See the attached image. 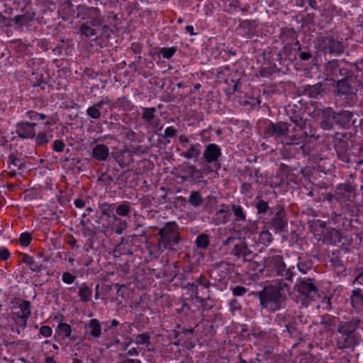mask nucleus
<instances>
[{
	"mask_svg": "<svg viewBox=\"0 0 363 363\" xmlns=\"http://www.w3.org/2000/svg\"><path fill=\"white\" fill-rule=\"evenodd\" d=\"M267 138H274L286 145H299L308 136L306 123L298 116L291 118V123L269 121L264 128Z\"/></svg>",
	"mask_w": 363,
	"mask_h": 363,
	"instance_id": "nucleus-1",
	"label": "nucleus"
},
{
	"mask_svg": "<svg viewBox=\"0 0 363 363\" xmlns=\"http://www.w3.org/2000/svg\"><path fill=\"white\" fill-rule=\"evenodd\" d=\"M285 289L289 291V285L285 282H280L277 286H267L257 292L261 308L269 312H275L283 308L285 297L282 291Z\"/></svg>",
	"mask_w": 363,
	"mask_h": 363,
	"instance_id": "nucleus-2",
	"label": "nucleus"
},
{
	"mask_svg": "<svg viewBox=\"0 0 363 363\" xmlns=\"http://www.w3.org/2000/svg\"><path fill=\"white\" fill-rule=\"evenodd\" d=\"M159 240L157 249L163 253L165 251L176 252L179 247L182 237L179 232V227L175 222H167L159 229L157 233Z\"/></svg>",
	"mask_w": 363,
	"mask_h": 363,
	"instance_id": "nucleus-3",
	"label": "nucleus"
},
{
	"mask_svg": "<svg viewBox=\"0 0 363 363\" xmlns=\"http://www.w3.org/2000/svg\"><path fill=\"white\" fill-rule=\"evenodd\" d=\"M259 267V272L262 273L265 269L274 271L278 276L282 277L286 281H292L295 274L294 266L286 267V264L283 261V257L277 255L274 252H269L267 257H264L261 264H257Z\"/></svg>",
	"mask_w": 363,
	"mask_h": 363,
	"instance_id": "nucleus-4",
	"label": "nucleus"
},
{
	"mask_svg": "<svg viewBox=\"0 0 363 363\" xmlns=\"http://www.w3.org/2000/svg\"><path fill=\"white\" fill-rule=\"evenodd\" d=\"M298 297L305 306L318 297V288L315 279L298 278L294 286Z\"/></svg>",
	"mask_w": 363,
	"mask_h": 363,
	"instance_id": "nucleus-5",
	"label": "nucleus"
},
{
	"mask_svg": "<svg viewBox=\"0 0 363 363\" xmlns=\"http://www.w3.org/2000/svg\"><path fill=\"white\" fill-rule=\"evenodd\" d=\"M311 230L315 229L317 231L321 230L320 235L316 234L315 231L313 233L319 238L318 240L322 241L324 244L328 245H337L342 242V233L333 228H326V222L320 220H313L311 224Z\"/></svg>",
	"mask_w": 363,
	"mask_h": 363,
	"instance_id": "nucleus-6",
	"label": "nucleus"
},
{
	"mask_svg": "<svg viewBox=\"0 0 363 363\" xmlns=\"http://www.w3.org/2000/svg\"><path fill=\"white\" fill-rule=\"evenodd\" d=\"M354 82L351 77H345L337 80L335 93L337 96L341 97L348 106H353L357 101V89L352 86Z\"/></svg>",
	"mask_w": 363,
	"mask_h": 363,
	"instance_id": "nucleus-7",
	"label": "nucleus"
},
{
	"mask_svg": "<svg viewBox=\"0 0 363 363\" xmlns=\"http://www.w3.org/2000/svg\"><path fill=\"white\" fill-rule=\"evenodd\" d=\"M317 45L319 50L325 54L339 55L343 53L345 50L342 40L333 35L319 37Z\"/></svg>",
	"mask_w": 363,
	"mask_h": 363,
	"instance_id": "nucleus-8",
	"label": "nucleus"
},
{
	"mask_svg": "<svg viewBox=\"0 0 363 363\" xmlns=\"http://www.w3.org/2000/svg\"><path fill=\"white\" fill-rule=\"evenodd\" d=\"M270 224L277 232H284L288 227L286 213L282 205L277 204L271 211Z\"/></svg>",
	"mask_w": 363,
	"mask_h": 363,
	"instance_id": "nucleus-9",
	"label": "nucleus"
},
{
	"mask_svg": "<svg viewBox=\"0 0 363 363\" xmlns=\"http://www.w3.org/2000/svg\"><path fill=\"white\" fill-rule=\"evenodd\" d=\"M221 155V148L217 144L210 143L205 145L203 158L206 163L213 164L216 169L220 167L218 161Z\"/></svg>",
	"mask_w": 363,
	"mask_h": 363,
	"instance_id": "nucleus-10",
	"label": "nucleus"
},
{
	"mask_svg": "<svg viewBox=\"0 0 363 363\" xmlns=\"http://www.w3.org/2000/svg\"><path fill=\"white\" fill-rule=\"evenodd\" d=\"M242 75V72L235 69H230V66L222 67L218 72V78L223 79L225 83H232L233 86L235 88L237 86Z\"/></svg>",
	"mask_w": 363,
	"mask_h": 363,
	"instance_id": "nucleus-11",
	"label": "nucleus"
},
{
	"mask_svg": "<svg viewBox=\"0 0 363 363\" xmlns=\"http://www.w3.org/2000/svg\"><path fill=\"white\" fill-rule=\"evenodd\" d=\"M38 123L35 122L21 121L16 125L17 135L23 139H33L35 136V127Z\"/></svg>",
	"mask_w": 363,
	"mask_h": 363,
	"instance_id": "nucleus-12",
	"label": "nucleus"
},
{
	"mask_svg": "<svg viewBox=\"0 0 363 363\" xmlns=\"http://www.w3.org/2000/svg\"><path fill=\"white\" fill-rule=\"evenodd\" d=\"M18 308L20 311H23V315L21 319L16 320L15 325L18 328L16 332L20 334L21 330H24L27 326V322L28 318L31 315V304L29 301L23 300L19 303Z\"/></svg>",
	"mask_w": 363,
	"mask_h": 363,
	"instance_id": "nucleus-13",
	"label": "nucleus"
},
{
	"mask_svg": "<svg viewBox=\"0 0 363 363\" xmlns=\"http://www.w3.org/2000/svg\"><path fill=\"white\" fill-rule=\"evenodd\" d=\"M358 345L355 334L339 333L337 337V347L340 350L352 349Z\"/></svg>",
	"mask_w": 363,
	"mask_h": 363,
	"instance_id": "nucleus-14",
	"label": "nucleus"
},
{
	"mask_svg": "<svg viewBox=\"0 0 363 363\" xmlns=\"http://www.w3.org/2000/svg\"><path fill=\"white\" fill-rule=\"evenodd\" d=\"M320 123L323 130L333 129L334 125H337L336 113L331 108L323 109Z\"/></svg>",
	"mask_w": 363,
	"mask_h": 363,
	"instance_id": "nucleus-15",
	"label": "nucleus"
},
{
	"mask_svg": "<svg viewBox=\"0 0 363 363\" xmlns=\"http://www.w3.org/2000/svg\"><path fill=\"white\" fill-rule=\"evenodd\" d=\"M104 105H107L112 108V103L108 96H104L99 101L93 104V106L89 107L86 109L87 116L91 119L97 120L101 118V113L100 109L103 107Z\"/></svg>",
	"mask_w": 363,
	"mask_h": 363,
	"instance_id": "nucleus-16",
	"label": "nucleus"
},
{
	"mask_svg": "<svg viewBox=\"0 0 363 363\" xmlns=\"http://www.w3.org/2000/svg\"><path fill=\"white\" fill-rule=\"evenodd\" d=\"M84 329L89 340L99 339L101 335V323L98 319H91L84 325Z\"/></svg>",
	"mask_w": 363,
	"mask_h": 363,
	"instance_id": "nucleus-17",
	"label": "nucleus"
},
{
	"mask_svg": "<svg viewBox=\"0 0 363 363\" xmlns=\"http://www.w3.org/2000/svg\"><path fill=\"white\" fill-rule=\"evenodd\" d=\"M86 17L84 16L83 19H88V23L92 27H100L103 23V18L101 15V11L97 7L87 8Z\"/></svg>",
	"mask_w": 363,
	"mask_h": 363,
	"instance_id": "nucleus-18",
	"label": "nucleus"
},
{
	"mask_svg": "<svg viewBox=\"0 0 363 363\" xmlns=\"http://www.w3.org/2000/svg\"><path fill=\"white\" fill-rule=\"evenodd\" d=\"M361 323H362L361 319L352 318L346 322L340 323L337 332V333L354 334Z\"/></svg>",
	"mask_w": 363,
	"mask_h": 363,
	"instance_id": "nucleus-19",
	"label": "nucleus"
},
{
	"mask_svg": "<svg viewBox=\"0 0 363 363\" xmlns=\"http://www.w3.org/2000/svg\"><path fill=\"white\" fill-rule=\"evenodd\" d=\"M355 193V186L350 183L340 184L337 186L335 196L336 199L341 200L343 197L350 201V197H354Z\"/></svg>",
	"mask_w": 363,
	"mask_h": 363,
	"instance_id": "nucleus-20",
	"label": "nucleus"
},
{
	"mask_svg": "<svg viewBox=\"0 0 363 363\" xmlns=\"http://www.w3.org/2000/svg\"><path fill=\"white\" fill-rule=\"evenodd\" d=\"M231 255L238 258L242 257L245 262L250 261L253 256L252 251L249 249L245 242L236 244L231 252Z\"/></svg>",
	"mask_w": 363,
	"mask_h": 363,
	"instance_id": "nucleus-21",
	"label": "nucleus"
},
{
	"mask_svg": "<svg viewBox=\"0 0 363 363\" xmlns=\"http://www.w3.org/2000/svg\"><path fill=\"white\" fill-rule=\"evenodd\" d=\"M350 302L357 312L363 311V291L359 288L353 289L350 296Z\"/></svg>",
	"mask_w": 363,
	"mask_h": 363,
	"instance_id": "nucleus-22",
	"label": "nucleus"
},
{
	"mask_svg": "<svg viewBox=\"0 0 363 363\" xmlns=\"http://www.w3.org/2000/svg\"><path fill=\"white\" fill-rule=\"evenodd\" d=\"M142 119L149 124H150L152 127H157L158 125L159 118H157L155 113L157 111L155 107L142 108Z\"/></svg>",
	"mask_w": 363,
	"mask_h": 363,
	"instance_id": "nucleus-23",
	"label": "nucleus"
},
{
	"mask_svg": "<svg viewBox=\"0 0 363 363\" xmlns=\"http://www.w3.org/2000/svg\"><path fill=\"white\" fill-rule=\"evenodd\" d=\"M354 113L350 111H341L336 113L337 125L341 127H346L350 124L354 125V120H353Z\"/></svg>",
	"mask_w": 363,
	"mask_h": 363,
	"instance_id": "nucleus-24",
	"label": "nucleus"
},
{
	"mask_svg": "<svg viewBox=\"0 0 363 363\" xmlns=\"http://www.w3.org/2000/svg\"><path fill=\"white\" fill-rule=\"evenodd\" d=\"M187 289L189 291H191L193 293L194 298L198 303H199L202 306L207 307V301L211 299V294H208L206 297L203 298L199 294V285L196 282V279L194 282L188 283Z\"/></svg>",
	"mask_w": 363,
	"mask_h": 363,
	"instance_id": "nucleus-25",
	"label": "nucleus"
},
{
	"mask_svg": "<svg viewBox=\"0 0 363 363\" xmlns=\"http://www.w3.org/2000/svg\"><path fill=\"white\" fill-rule=\"evenodd\" d=\"M92 157L98 161H106L109 156V149L104 144H97L92 149Z\"/></svg>",
	"mask_w": 363,
	"mask_h": 363,
	"instance_id": "nucleus-26",
	"label": "nucleus"
},
{
	"mask_svg": "<svg viewBox=\"0 0 363 363\" xmlns=\"http://www.w3.org/2000/svg\"><path fill=\"white\" fill-rule=\"evenodd\" d=\"M56 333L62 337V339L69 338L70 340L74 341L76 337L72 336L71 326L66 323H60L57 327Z\"/></svg>",
	"mask_w": 363,
	"mask_h": 363,
	"instance_id": "nucleus-27",
	"label": "nucleus"
},
{
	"mask_svg": "<svg viewBox=\"0 0 363 363\" xmlns=\"http://www.w3.org/2000/svg\"><path fill=\"white\" fill-rule=\"evenodd\" d=\"M9 168H17L21 169L24 167V163L22 161L21 155L18 152H12L8 157Z\"/></svg>",
	"mask_w": 363,
	"mask_h": 363,
	"instance_id": "nucleus-28",
	"label": "nucleus"
},
{
	"mask_svg": "<svg viewBox=\"0 0 363 363\" xmlns=\"http://www.w3.org/2000/svg\"><path fill=\"white\" fill-rule=\"evenodd\" d=\"M230 215L231 212L229 209L221 208L216 213L213 218V223L216 225L224 224L227 223L228 218Z\"/></svg>",
	"mask_w": 363,
	"mask_h": 363,
	"instance_id": "nucleus-29",
	"label": "nucleus"
},
{
	"mask_svg": "<svg viewBox=\"0 0 363 363\" xmlns=\"http://www.w3.org/2000/svg\"><path fill=\"white\" fill-rule=\"evenodd\" d=\"M76 286H78L79 288L78 294L80 301L84 303L90 301L91 300L92 295L91 289L86 284H82L81 285H78V284H76Z\"/></svg>",
	"mask_w": 363,
	"mask_h": 363,
	"instance_id": "nucleus-30",
	"label": "nucleus"
},
{
	"mask_svg": "<svg viewBox=\"0 0 363 363\" xmlns=\"http://www.w3.org/2000/svg\"><path fill=\"white\" fill-rule=\"evenodd\" d=\"M200 148H201V145L199 143L191 145L189 148L188 149V150L186 152H184L181 155L186 159H189V160H191V159L197 160L198 157H199V155H201V149Z\"/></svg>",
	"mask_w": 363,
	"mask_h": 363,
	"instance_id": "nucleus-31",
	"label": "nucleus"
},
{
	"mask_svg": "<svg viewBox=\"0 0 363 363\" xmlns=\"http://www.w3.org/2000/svg\"><path fill=\"white\" fill-rule=\"evenodd\" d=\"M79 33L86 38H94L97 35V30L88 23H83L79 26Z\"/></svg>",
	"mask_w": 363,
	"mask_h": 363,
	"instance_id": "nucleus-32",
	"label": "nucleus"
},
{
	"mask_svg": "<svg viewBox=\"0 0 363 363\" xmlns=\"http://www.w3.org/2000/svg\"><path fill=\"white\" fill-rule=\"evenodd\" d=\"M21 261L28 265L29 269L33 272H39L42 270V264H38L33 257L27 254L23 255Z\"/></svg>",
	"mask_w": 363,
	"mask_h": 363,
	"instance_id": "nucleus-33",
	"label": "nucleus"
},
{
	"mask_svg": "<svg viewBox=\"0 0 363 363\" xmlns=\"http://www.w3.org/2000/svg\"><path fill=\"white\" fill-rule=\"evenodd\" d=\"M326 71L328 72V74L334 77L342 75V70L337 60H332L328 62L326 65Z\"/></svg>",
	"mask_w": 363,
	"mask_h": 363,
	"instance_id": "nucleus-34",
	"label": "nucleus"
},
{
	"mask_svg": "<svg viewBox=\"0 0 363 363\" xmlns=\"http://www.w3.org/2000/svg\"><path fill=\"white\" fill-rule=\"evenodd\" d=\"M188 201L192 206L197 208L203 203V199L200 191H191Z\"/></svg>",
	"mask_w": 363,
	"mask_h": 363,
	"instance_id": "nucleus-35",
	"label": "nucleus"
},
{
	"mask_svg": "<svg viewBox=\"0 0 363 363\" xmlns=\"http://www.w3.org/2000/svg\"><path fill=\"white\" fill-rule=\"evenodd\" d=\"M101 211L104 216L113 218L115 220H118L117 216L114 214V204L103 203L101 206Z\"/></svg>",
	"mask_w": 363,
	"mask_h": 363,
	"instance_id": "nucleus-36",
	"label": "nucleus"
},
{
	"mask_svg": "<svg viewBox=\"0 0 363 363\" xmlns=\"http://www.w3.org/2000/svg\"><path fill=\"white\" fill-rule=\"evenodd\" d=\"M209 243V237L206 234L202 233L196 238V245L198 249L205 250L208 247Z\"/></svg>",
	"mask_w": 363,
	"mask_h": 363,
	"instance_id": "nucleus-37",
	"label": "nucleus"
},
{
	"mask_svg": "<svg viewBox=\"0 0 363 363\" xmlns=\"http://www.w3.org/2000/svg\"><path fill=\"white\" fill-rule=\"evenodd\" d=\"M325 85L322 83H318L315 85L310 86L308 88V94L311 97L318 98V96L320 94L325 90Z\"/></svg>",
	"mask_w": 363,
	"mask_h": 363,
	"instance_id": "nucleus-38",
	"label": "nucleus"
},
{
	"mask_svg": "<svg viewBox=\"0 0 363 363\" xmlns=\"http://www.w3.org/2000/svg\"><path fill=\"white\" fill-rule=\"evenodd\" d=\"M196 282L198 283L199 287L201 286L203 289H207V295L208 294H211L209 289L211 286H214V284H212L205 275L201 274L198 278H196Z\"/></svg>",
	"mask_w": 363,
	"mask_h": 363,
	"instance_id": "nucleus-39",
	"label": "nucleus"
},
{
	"mask_svg": "<svg viewBox=\"0 0 363 363\" xmlns=\"http://www.w3.org/2000/svg\"><path fill=\"white\" fill-rule=\"evenodd\" d=\"M26 116L33 122H35L40 120H45L48 118V116L44 113H39L35 111L30 110L26 113Z\"/></svg>",
	"mask_w": 363,
	"mask_h": 363,
	"instance_id": "nucleus-40",
	"label": "nucleus"
},
{
	"mask_svg": "<svg viewBox=\"0 0 363 363\" xmlns=\"http://www.w3.org/2000/svg\"><path fill=\"white\" fill-rule=\"evenodd\" d=\"M232 211L233 214L236 216L237 220H245L246 216L243 212V208L241 206L235 204L232 205Z\"/></svg>",
	"mask_w": 363,
	"mask_h": 363,
	"instance_id": "nucleus-41",
	"label": "nucleus"
},
{
	"mask_svg": "<svg viewBox=\"0 0 363 363\" xmlns=\"http://www.w3.org/2000/svg\"><path fill=\"white\" fill-rule=\"evenodd\" d=\"M113 253L114 257H120L123 255H132L133 252L129 250H126L125 245L121 242L115 247Z\"/></svg>",
	"mask_w": 363,
	"mask_h": 363,
	"instance_id": "nucleus-42",
	"label": "nucleus"
},
{
	"mask_svg": "<svg viewBox=\"0 0 363 363\" xmlns=\"http://www.w3.org/2000/svg\"><path fill=\"white\" fill-rule=\"evenodd\" d=\"M51 137V135L49 137L45 132H40L36 135L35 144L38 146L45 145L50 142Z\"/></svg>",
	"mask_w": 363,
	"mask_h": 363,
	"instance_id": "nucleus-43",
	"label": "nucleus"
},
{
	"mask_svg": "<svg viewBox=\"0 0 363 363\" xmlns=\"http://www.w3.org/2000/svg\"><path fill=\"white\" fill-rule=\"evenodd\" d=\"M177 52V48L175 47H169V48H162L160 50V53L162 55V57L164 59H170Z\"/></svg>",
	"mask_w": 363,
	"mask_h": 363,
	"instance_id": "nucleus-44",
	"label": "nucleus"
},
{
	"mask_svg": "<svg viewBox=\"0 0 363 363\" xmlns=\"http://www.w3.org/2000/svg\"><path fill=\"white\" fill-rule=\"evenodd\" d=\"M256 208L257 211V213L259 215L263 214L268 211H273V208H269L267 202H266L263 200H259L256 203Z\"/></svg>",
	"mask_w": 363,
	"mask_h": 363,
	"instance_id": "nucleus-45",
	"label": "nucleus"
},
{
	"mask_svg": "<svg viewBox=\"0 0 363 363\" xmlns=\"http://www.w3.org/2000/svg\"><path fill=\"white\" fill-rule=\"evenodd\" d=\"M32 240L30 233L25 232L20 235L18 242L22 247H28Z\"/></svg>",
	"mask_w": 363,
	"mask_h": 363,
	"instance_id": "nucleus-46",
	"label": "nucleus"
},
{
	"mask_svg": "<svg viewBox=\"0 0 363 363\" xmlns=\"http://www.w3.org/2000/svg\"><path fill=\"white\" fill-rule=\"evenodd\" d=\"M130 211V206L126 203H121L116 208V213L121 216H128Z\"/></svg>",
	"mask_w": 363,
	"mask_h": 363,
	"instance_id": "nucleus-47",
	"label": "nucleus"
},
{
	"mask_svg": "<svg viewBox=\"0 0 363 363\" xmlns=\"http://www.w3.org/2000/svg\"><path fill=\"white\" fill-rule=\"evenodd\" d=\"M12 21H14L15 25L18 27H21L28 23V17L26 15H18L14 16Z\"/></svg>",
	"mask_w": 363,
	"mask_h": 363,
	"instance_id": "nucleus-48",
	"label": "nucleus"
},
{
	"mask_svg": "<svg viewBox=\"0 0 363 363\" xmlns=\"http://www.w3.org/2000/svg\"><path fill=\"white\" fill-rule=\"evenodd\" d=\"M243 179L245 180V182H251L252 181H255L257 183L258 182V176L257 172L254 174L251 171L247 172L245 174L242 175Z\"/></svg>",
	"mask_w": 363,
	"mask_h": 363,
	"instance_id": "nucleus-49",
	"label": "nucleus"
},
{
	"mask_svg": "<svg viewBox=\"0 0 363 363\" xmlns=\"http://www.w3.org/2000/svg\"><path fill=\"white\" fill-rule=\"evenodd\" d=\"M76 276L70 274L69 272H64L62 274V281L67 284H71L74 282Z\"/></svg>",
	"mask_w": 363,
	"mask_h": 363,
	"instance_id": "nucleus-50",
	"label": "nucleus"
},
{
	"mask_svg": "<svg viewBox=\"0 0 363 363\" xmlns=\"http://www.w3.org/2000/svg\"><path fill=\"white\" fill-rule=\"evenodd\" d=\"M136 343L140 345L149 344L150 335L147 333L139 334L136 336Z\"/></svg>",
	"mask_w": 363,
	"mask_h": 363,
	"instance_id": "nucleus-51",
	"label": "nucleus"
},
{
	"mask_svg": "<svg viewBox=\"0 0 363 363\" xmlns=\"http://www.w3.org/2000/svg\"><path fill=\"white\" fill-rule=\"evenodd\" d=\"M65 147V143L61 140H56L53 142L52 150L57 152H61Z\"/></svg>",
	"mask_w": 363,
	"mask_h": 363,
	"instance_id": "nucleus-52",
	"label": "nucleus"
},
{
	"mask_svg": "<svg viewBox=\"0 0 363 363\" xmlns=\"http://www.w3.org/2000/svg\"><path fill=\"white\" fill-rule=\"evenodd\" d=\"M39 333L45 337H49L52 334V328L48 325H43L39 328Z\"/></svg>",
	"mask_w": 363,
	"mask_h": 363,
	"instance_id": "nucleus-53",
	"label": "nucleus"
},
{
	"mask_svg": "<svg viewBox=\"0 0 363 363\" xmlns=\"http://www.w3.org/2000/svg\"><path fill=\"white\" fill-rule=\"evenodd\" d=\"M117 102L120 104L121 108L124 110L129 108L130 106V101L128 100L127 96H122L118 99Z\"/></svg>",
	"mask_w": 363,
	"mask_h": 363,
	"instance_id": "nucleus-54",
	"label": "nucleus"
},
{
	"mask_svg": "<svg viewBox=\"0 0 363 363\" xmlns=\"http://www.w3.org/2000/svg\"><path fill=\"white\" fill-rule=\"evenodd\" d=\"M291 55V47L290 45H284L279 51V55L283 56L285 59L289 57Z\"/></svg>",
	"mask_w": 363,
	"mask_h": 363,
	"instance_id": "nucleus-55",
	"label": "nucleus"
},
{
	"mask_svg": "<svg viewBox=\"0 0 363 363\" xmlns=\"http://www.w3.org/2000/svg\"><path fill=\"white\" fill-rule=\"evenodd\" d=\"M186 172L190 178H194L196 174L200 173V170L198 169L194 165L189 164L187 166Z\"/></svg>",
	"mask_w": 363,
	"mask_h": 363,
	"instance_id": "nucleus-56",
	"label": "nucleus"
},
{
	"mask_svg": "<svg viewBox=\"0 0 363 363\" xmlns=\"http://www.w3.org/2000/svg\"><path fill=\"white\" fill-rule=\"evenodd\" d=\"M247 289L242 286H236L233 289V294L236 296H240L244 295L247 292Z\"/></svg>",
	"mask_w": 363,
	"mask_h": 363,
	"instance_id": "nucleus-57",
	"label": "nucleus"
},
{
	"mask_svg": "<svg viewBox=\"0 0 363 363\" xmlns=\"http://www.w3.org/2000/svg\"><path fill=\"white\" fill-rule=\"evenodd\" d=\"M115 160L121 167H125L128 164V162L125 161V156L123 153L117 155L115 157Z\"/></svg>",
	"mask_w": 363,
	"mask_h": 363,
	"instance_id": "nucleus-58",
	"label": "nucleus"
},
{
	"mask_svg": "<svg viewBox=\"0 0 363 363\" xmlns=\"http://www.w3.org/2000/svg\"><path fill=\"white\" fill-rule=\"evenodd\" d=\"M10 252L6 247H0V259L5 261L7 260L10 257Z\"/></svg>",
	"mask_w": 363,
	"mask_h": 363,
	"instance_id": "nucleus-59",
	"label": "nucleus"
},
{
	"mask_svg": "<svg viewBox=\"0 0 363 363\" xmlns=\"http://www.w3.org/2000/svg\"><path fill=\"white\" fill-rule=\"evenodd\" d=\"M273 73V71L270 68L267 67H262L259 70V75L262 77L268 78Z\"/></svg>",
	"mask_w": 363,
	"mask_h": 363,
	"instance_id": "nucleus-60",
	"label": "nucleus"
},
{
	"mask_svg": "<svg viewBox=\"0 0 363 363\" xmlns=\"http://www.w3.org/2000/svg\"><path fill=\"white\" fill-rule=\"evenodd\" d=\"M118 220H120L118 226L116 228L115 232L118 235H121L123 233V230L127 228V223L125 220H121L118 218Z\"/></svg>",
	"mask_w": 363,
	"mask_h": 363,
	"instance_id": "nucleus-61",
	"label": "nucleus"
},
{
	"mask_svg": "<svg viewBox=\"0 0 363 363\" xmlns=\"http://www.w3.org/2000/svg\"><path fill=\"white\" fill-rule=\"evenodd\" d=\"M176 133H177V130L174 127H172V126L167 127L164 130V138H172L176 135Z\"/></svg>",
	"mask_w": 363,
	"mask_h": 363,
	"instance_id": "nucleus-62",
	"label": "nucleus"
},
{
	"mask_svg": "<svg viewBox=\"0 0 363 363\" xmlns=\"http://www.w3.org/2000/svg\"><path fill=\"white\" fill-rule=\"evenodd\" d=\"M242 194H247L252 191V185L250 182H243L240 187Z\"/></svg>",
	"mask_w": 363,
	"mask_h": 363,
	"instance_id": "nucleus-63",
	"label": "nucleus"
},
{
	"mask_svg": "<svg viewBox=\"0 0 363 363\" xmlns=\"http://www.w3.org/2000/svg\"><path fill=\"white\" fill-rule=\"evenodd\" d=\"M299 150L301 151V154L304 157L309 155L311 152V147L307 145H301L299 147Z\"/></svg>",
	"mask_w": 363,
	"mask_h": 363,
	"instance_id": "nucleus-64",
	"label": "nucleus"
}]
</instances>
